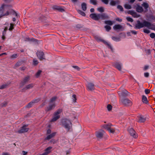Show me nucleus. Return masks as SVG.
Listing matches in <instances>:
<instances>
[{"mask_svg":"<svg viewBox=\"0 0 155 155\" xmlns=\"http://www.w3.org/2000/svg\"><path fill=\"white\" fill-rule=\"evenodd\" d=\"M62 124L66 129L69 131L71 128V121L67 119H64L62 120Z\"/></svg>","mask_w":155,"mask_h":155,"instance_id":"obj_4","label":"nucleus"},{"mask_svg":"<svg viewBox=\"0 0 155 155\" xmlns=\"http://www.w3.org/2000/svg\"><path fill=\"white\" fill-rule=\"evenodd\" d=\"M3 1L6 3H10L11 2H12L13 0H3Z\"/></svg>","mask_w":155,"mask_h":155,"instance_id":"obj_54","label":"nucleus"},{"mask_svg":"<svg viewBox=\"0 0 155 155\" xmlns=\"http://www.w3.org/2000/svg\"><path fill=\"white\" fill-rule=\"evenodd\" d=\"M122 28V26L119 24L115 25L113 27V28L114 30H117L118 29H120Z\"/></svg>","mask_w":155,"mask_h":155,"instance_id":"obj_23","label":"nucleus"},{"mask_svg":"<svg viewBox=\"0 0 155 155\" xmlns=\"http://www.w3.org/2000/svg\"><path fill=\"white\" fill-rule=\"evenodd\" d=\"M112 125L111 124H107L104 125V127L110 133H114L115 132V130L111 127Z\"/></svg>","mask_w":155,"mask_h":155,"instance_id":"obj_13","label":"nucleus"},{"mask_svg":"<svg viewBox=\"0 0 155 155\" xmlns=\"http://www.w3.org/2000/svg\"><path fill=\"white\" fill-rule=\"evenodd\" d=\"M28 126V125H24L18 131V133L19 134H21L27 132L29 129V128L26 127Z\"/></svg>","mask_w":155,"mask_h":155,"instance_id":"obj_11","label":"nucleus"},{"mask_svg":"<svg viewBox=\"0 0 155 155\" xmlns=\"http://www.w3.org/2000/svg\"><path fill=\"white\" fill-rule=\"evenodd\" d=\"M114 67L119 71H121V67L120 64L119 62H116L114 64Z\"/></svg>","mask_w":155,"mask_h":155,"instance_id":"obj_19","label":"nucleus"},{"mask_svg":"<svg viewBox=\"0 0 155 155\" xmlns=\"http://www.w3.org/2000/svg\"><path fill=\"white\" fill-rule=\"evenodd\" d=\"M144 75L145 77H148L149 76V73L148 72L145 73L144 74Z\"/></svg>","mask_w":155,"mask_h":155,"instance_id":"obj_59","label":"nucleus"},{"mask_svg":"<svg viewBox=\"0 0 155 155\" xmlns=\"http://www.w3.org/2000/svg\"><path fill=\"white\" fill-rule=\"evenodd\" d=\"M150 36L152 38H154L155 37V34L154 33H151L150 34Z\"/></svg>","mask_w":155,"mask_h":155,"instance_id":"obj_56","label":"nucleus"},{"mask_svg":"<svg viewBox=\"0 0 155 155\" xmlns=\"http://www.w3.org/2000/svg\"><path fill=\"white\" fill-rule=\"evenodd\" d=\"M128 91L126 90H124L121 93V94L123 96H126L128 95Z\"/></svg>","mask_w":155,"mask_h":155,"instance_id":"obj_29","label":"nucleus"},{"mask_svg":"<svg viewBox=\"0 0 155 155\" xmlns=\"http://www.w3.org/2000/svg\"><path fill=\"white\" fill-rule=\"evenodd\" d=\"M7 104V103L6 102H4L2 103L1 104V106L2 107H5Z\"/></svg>","mask_w":155,"mask_h":155,"instance_id":"obj_51","label":"nucleus"},{"mask_svg":"<svg viewBox=\"0 0 155 155\" xmlns=\"http://www.w3.org/2000/svg\"><path fill=\"white\" fill-rule=\"evenodd\" d=\"M134 12H134L133 11H127V13L128 14L131 15L133 16Z\"/></svg>","mask_w":155,"mask_h":155,"instance_id":"obj_52","label":"nucleus"},{"mask_svg":"<svg viewBox=\"0 0 155 155\" xmlns=\"http://www.w3.org/2000/svg\"><path fill=\"white\" fill-rule=\"evenodd\" d=\"M117 8L118 9H119L120 10V11L121 12L124 11L123 8V7H122V6L120 5H118L117 6Z\"/></svg>","mask_w":155,"mask_h":155,"instance_id":"obj_44","label":"nucleus"},{"mask_svg":"<svg viewBox=\"0 0 155 155\" xmlns=\"http://www.w3.org/2000/svg\"><path fill=\"white\" fill-rule=\"evenodd\" d=\"M87 87L89 91H93L94 89V85L93 83L91 82L88 83Z\"/></svg>","mask_w":155,"mask_h":155,"instance_id":"obj_15","label":"nucleus"},{"mask_svg":"<svg viewBox=\"0 0 155 155\" xmlns=\"http://www.w3.org/2000/svg\"><path fill=\"white\" fill-rule=\"evenodd\" d=\"M149 66L148 65H146L144 68L143 70L146 71L149 68Z\"/></svg>","mask_w":155,"mask_h":155,"instance_id":"obj_60","label":"nucleus"},{"mask_svg":"<svg viewBox=\"0 0 155 155\" xmlns=\"http://www.w3.org/2000/svg\"><path fill=\"white\" fill-rule=\"evenodd\" d=\"M30 77L27 76L25 77L20 83V85L21 87H22L25 84H26L30 80Z\"/></svg>","mask_w":155,"mask_h":155,"instance_id":"obj_9","label":"nucleus"},{"mask_svg":"<svg viewBox=\"0 0 155 155\" xmlns=\"http://www.w3.org/2000/svg\"><path fill=\"white\" fill-rule=\"evenodd\" d=\"M81 8L83 10L85 11L87 9V4L84 2H83L82 3Z\"/></svg>","mask_w":155,"mask_h":155,"instance_id":"obj_25","label":"nucleus"},{"mask_svg":"<svg viewBox=\"0 0 155 155\" xmlns=\"http://www.w3.org/2000/svg\"><path fill=\"white\" fill-rule=\"evenodd\" d=\"M147 20L149 21L154 20L155 21V16L152 15H150L147 17Z\"/></svg>","mask_w":155,"mask_h":155,"instance_id":"obj_20","label":"nucleus"},{"mask_svg":"<svg viewBox=\"0 0 155 155\" xmlns=\"http://www.w3.org/2000/svg\"><path fill=\"white\" fill-rule=\"evenodd\" d=\"M143 31L145 33H147V34H149L150 33V31L147 29H143Z\"/></svg>","mask_w":155,"mask_h":155,"instance_id":"obj_53","label":"nucleus"},{"mask_svg":"<svg viewBox=\"0 0 155 155\" xmlns=\"http://www.w3.org/2000/svg\"><path fill=\"white\" fill-rule=\"evenodd\" d=\"M36 54L38 58L40 61L46 59L44 53L43 51H38L36 53Z\"/></svg>","mask_w":155,"mask_h":155,"instance_id":"obj_8","label":"nucleus"},{"mask_svg":"<svg viewBox=\"0 0 155 155\" xmlns=\"http://www.w3.org/2000/svg\"><path fill=\"white\" fill-rule=\"evenodd\" d=\"M22 61H18L16 63L15 65V67L16 68L21 66L22 64Z\"/></svg>","mask_w":155,"mask_h":155,"instance_id":"obj_31","label":"nucleus"},{"mask_svg":"<svg viewBox=\"0 0 155 155\" xmlns=\"http://www.w3.org/2000/svg\"><path fill=\"white\" fill-rule=\"evenodd\" d=\"M31 41H33L37 42V41H38V40H37L36 39H35L34 38H32L31 39Z\"/></svg>","mask_w":155,"mask_h":155,"instance_id":"obj_61","label":"nucleus"},{"mask_svg":"<svg viewBox=\"0 0 155 155\" xmlns=\"http://www.w3.org/2000/svg\"><path fill=\"white\" fill-rule=\"evenodd\" d=\"M10 84V83H7L5 84L2 85L0 87V89H2L6 88Z\"/></svg>","mask_w":155,"mask_h":155,"instance_id":"obj_27","label":"nucleus"},{"mask_svg":"<svg viewBox=\"0 0 155 155\" xmlns=\"http://www.w3.org/2000/svg\"><path fill=\"white\" fill-rule=\"evenodd\" d=\"M76 27L78 28H80L82 27V26L81 25H76Z\"/></svg>","mask_w":155,"mask_h":155,"instance_id":"obj_62","label":"nucleus"},{"mask_svg":"<svg viewBox=\"0 0 155 155\" xmlns=\"http://www.w3.org/2000/svg\"><path fill=\"white\" fill-rule=\"evenodd\" d=\"M104 23L110 25H112L113 24L112 22L110 20L105 21H104Z\"/></svg>","mask_w":155,"mask_h":155,"instance_id":"obj_33","label":"nucleus"},{"mask_svg":"<svg viewBox=\"0 0 155 155\" xmlns=\"http://www.w3.org/2000/svg\"><path fill=\"white\" fill-rule=\"evenodd\" d=\"M126 19L128 21L133 22L134 21L133 19L132 18L129 17H127L126 18Z\"/></svg>","mask_w":155,"mask_h":155,"instance_id":"obj_50","label":"nucleus"},{"mask_svg":"<svg viewBox=\"0 0 155 155\" xmlns=\"http://www.w3.org/2000/svg\"><path fill=\"white\" fill-rule=\"evenodd\" d=\"M72 97L73 98V101L74 103H75L76 102V100H77L76 96L75 94H73L72 95Z\"/></svg>","mask_w":155,"mask_h":155,"instance_id":"obj_45","label":"nucleus"},{"mask_svg":"<svg viewBox=\"0 0 155 155\" xmlns=\"http://www.w3.org/2000/svg\"><path fill=\"white\" fill-rule=\"evenodd\" d=\"M5 6L6 5L5 4H3L0 7V16H4L9 15V12L8 11L6 12V13H4V8Z\"/></svg>","mask_w":155,"mask_h":155,"instance_id":"obj_7","label":"nucleus"},{"mask_svg":"<svg viewBox=\"0 0 155 155\" xmlns=\"http://www.w3.org/2000/svg\"><path fill=\"white\" fill-rule=\"evenodd\" d=\"M40 20H41L42 22L44 23L47 22V18L43 16H42L40 17Z\"/></svg>","mask_w":155,"mask_h":155,"instance_id":"obj_26","label":"nucleus"},{"mask_svg":"<svg viewBox=\"0 0 155 155\" xmlns=\"http://www.w3.org/2000/svg\"><path fill=\"white\" fill-rule=\"evenodd\" d=\"M116 2L113 0L111 1L110 3V5L112 6H115L116 5Z\"/></svg>","mask_w":155,"mask_h":155,"instance_id":"obj_46","label":"nucleus"},{"mask_svg":"<svg viewBox=\"0 0 155 155\" xmlns=\"http://www.w3.org/2000/svg\"><path fill=\"white\" fill-rule=\"evenodd\" d=\"M2 155H10L9 154L7 153H3Z\"/></svg>","mask_w":155,"mask_h":155,"instance_id":"obj_64","label":"nucleus"},{"mask_svg":"<svg viewBox=\"0 0 155 155\" xmlns=\"http://www.w3.org/2000/svg\"><path fill=\"white\" fill-rule=\"evenodd\" d=\"M18 57V55L17 54H14L10 56L11 58L13 59L17 58Z\"/></svg>","mask_w":155,"mask_h":155,"instance_id":"obj_47","label":"nucleus"},{"mask_svg":"<svg viewBox=\"0 0 155 155\" xmlns=\"http://www.w3.org/2000/svg\"><path fill=\"white\" fill-rule=\"evenodd\" d=\"M136 11L139 13H141L143 11V8L140 6H138L136 8Z\"/></svg>","mask_w":155,"mask_h":155,"instance_id":"obj_22","label":"nucleus"},{"mask_svg":"<svg viewBox=\"0 0 155 155\" xmlns=\"http://www.w3.org/2000/svg\"><path fill=\"white\" fill-rule=\"evenodd\" d=\"M107 108L108 111H110L112 110V106L110 104H108L107 105Z\"/></svg>","mask_w":155,"mask_h":155,"instance_id":"obj_37","label":"nucleus"},{"mask_svg":"<svg viewBox=\"0 0 155 155\" xmlns=\"http://www.w3.org/2000/svg\"><path fill=\"white\" fill-rule=\"evenodd\" d=\"M152 25L150 22L145 20L143 21V22H141L139 20H137L134 28L136 29H140L144 27H146L150 28V27Z\"/></svg>","mask_w":155,"mask_h":155,"instance_id":"obj_2","label":"nucleus"},{"mask_svg":"<svg viewBox=\"0 0 155 155\" xmlns=\"http://www.w3.org/2000/svg\"><path fill=\"white\" fill-rule=\"evenodd\" d=\"M34 86V84L33 83H31L28 84L25 87H24L22 90V92L25 91L33 87Z\"/></svg>","mask_w":155,"mask_h":155,"instance_id":"obj_16","label":"nucleus"},{"mask_svg":"<svg viewBox=\"0 0 155 155\" xmlns=\"http://www.w3.org/2000/svg\"><path fill=\"white\" fill-rule=\"evenodd\" d=\"M63 111L62 109H59L57 110L54 114V117L51 120V122H54L60 118V115L59 114Z\"/></svg>","mask_w":155,"mask_h":155,"instance_id":"obj_5","label":"nucleus"},{"mask_svg":"<svg viewBox=\"0 0 155 155\" xmlns=\"http://www.w3.org/2000/svg\"><path fill=\"white\" fill-rule=\"evenodd\" d=\"M142 101L143 103L146 104H147L148 103V101L147 100V97L145 96L144 95L142 96Z\"/></svg>","mask_w":155,"mask_h":155,"instance_id":"obj_24","label":"nucleus"},{"mask_svg":"<svg viewBox=\"0 0 155 155\" xmlns=\"http://www.w3.org/2000/svg\"><path fill=\"white\" fill-rule=\"evenodd\" d=\"M57 99V96L52 97L49 102L48 106L45 108V110L47 112L53 110L56 107L55 101Z\"/></svg>","mask_w":155,"mask_h":155,"instance_id":"obj_3","label":"nucleus"},{"mask_svg":"<svg viewBox=\"0 0 155 155\" xmlns=\"http://www.w3.org/2000/svg\"><path fill=\"white\" fill-rule=\"evenodd\" d=\"M112 39L113 40L116 41H119L120 40V38L117 37L112 36Z\"/></svg>","mask_w":155,"mask_h":155,"instance_id":"obj_36","label":"nucleus"},{"mask_svg":"<svg viewBox=\"0 0 155 155\" xmlns=\"http://www.w3.org/2000/svg\"><path fill=\"white\" fill-rule=\"evenodd\" d=\"M52 148V147H49L46 148L45 150V153H47V155L48 154L51 152V150Z\"/></svg>","mask_w":155,"mask_h":155,"instance_id":"obj_28","label":"nucleus"},{"mask_svg":"<svg viewBox=\"0 0 155 155\" xmlns=\"http://www.w3.org/2000/svg\"><path fill=\"white\" fill-rule=\"evenodd\" d=\"M146 121V119L142 117H139V121L141 123L144 122Z\"/></svg>","mask_w":155,"mask_h":155,"instance_id":"obj_30","label":"nucleus"},{"mask_svg":"<svg viewBox=\"0 0 155 155\" xmlns=\"http://www.w3.org/2000/svg\"><path fill=\"white\" fill-rule=\"evenodd\" d=\"M150 90L149 89H146L145 90V92L146 94H148L150 93Z\"/></svg>","mask_w":155,"mask_h":155,"instance_id":"obj_55","label":"nucleus"},{"mask_svg":"<svg viewBox=\"0 0 155 155\" xmlns=\"http://www.w3.org/2000/svg\"><path fill=\"white\" fill-rule=\"evenodd\" d=\"M51 133V130L50 129H48L47 131V134H50Z\"/></svg>","mask_w":155,"mask_h":155,"instance_id":"obj_63","label":"nucleus"},{"mask_svg":"<svg viewBox=\"0 0 155 155\" xmlns=\"http://www.w3.org/2000/svg\"><path fill=\"white\" fill-rule=\"evenodd\" d=\"M42 72L41 70H39L36 73L35 75L37 78L38 77Z\"/></svg>","mask_w":155,"mask_h":155,"instance_id":"obj_43","label":"nucleus"},{"mask_svg":"<svg viewBox=\"0 0 155 155\" xmlns=\"http://www.w3.org/2000/svg\"><path fill=\"white\" fill-rule=\"evenodd\" d=\"M90 2L95 5L97 4L96 0H90Z\"/></svg>","mask_w":155,"mask_h":155,"instance_id":"obj_39","label":"nucleus"},{"mask_svg":"<svg viewBox=\"0 0 155 155\" xmlns=\"http://www.w3.org/2000/svg\"><path fill=\"white\" fill-rule=\"evenodd\" d=\"M104 131L103 130H99L96 132V136L97 138L101 139L103 138Z\"/></svg>","mask_w":155,"mask_h":155,"instance_id":"obj_14","label":"nucleus"},{"mask_svg":"<svg viewBox=\"0 0 155 155\" xmlns=\"http://www.w3.org/2000/svg\"><path fill=\"white\" fill-rule=\"evenodd\" d=\"M14 25L13 24L11 23L10 24V27L9 28V30L10 31H12L14 28Z\"/></svg>","mask_w":155,"mask_h":155,"instance_id":"obj_41","label":"nucleus"},{"mask_svg":"<svg viewBox=\"0 0 155 155\" xmlns=\"http://www.w3.org/2000/svg\"><path fill=\"white\" fill-rule=\"evenodd\" d=\"M96 40L98 41H101L104 44L107 45L108 48H110L111 50H112V47L108 43L107 41L99 37H96L95 38Z\"/></svg>","mask_w":155,"mask_h":155,"instance_id":"obj_12","label":"nucleus"},{"mask_svg":"<svg viewBox=\"0 0 155 155\" xmlns=\"http://www.w3.org/2000/svg\"><path fill=\"white\" fill-rule=\"evenodd\" d=\"M121 102L124 106L126 107H130L133 105L132 102L128 98L122 99Z\"/></svg>","mask_w":155,"mask_h":155,"instance_id":"obj_6","label":"nucleus"},{"mask_svg":"<svg viewBox=\"0 0 155 155\" xmlns=\"http://www.w3.org/2000/svg\"><path fill=\"white\" fill-rule=\"evenodd\" d=\"M142 6L144 7L145 10L144 11L145 12H146L148 11L147 8L149 7V5L146 2H143L142 4Z\"/></svg>","mask_w":155,"mask_h":155,"instance_id":"obj_21","label":"nucleus"},{"mask_svg":"<svg viewBox=\"0 0 155 155\" xmlns=\"http://www.w3.org/2000/svg\"><path fill=\"white\" fill-rule=\"evenodd\" d=\"M97 10L100 12L102 13L104 12V10L103 7H101L97 8Z\"/></svg>","mask_w":155,"mask_h":155,"instance_id":"obj_32","label":"nucleus"},{"mask_svg":"<svg viewBox=\"0 0 155 155\" xmlns=\"http://www.w3.org/2000/svg\"><path fill=\"white\" fill-rule=\"evenodd\" d=\"M124 7L127 9H130L131 8V6L129 4H125L124 5Z\"/></svg>","mask_w":155,"mask_h":155,"instance_id":"obj_42","label":"nucleus"},{"mask_svg":"<svg viewBox=\"0 0 155 155\" xmlns=\"http://www.w3.org/2000/svg\"><path fill=\"white\" fill-rule=\"evenodd\" d=\"M78 12L80 14H81V15L84 16L86 15L85 13L82 11L81 10H78Z\"/></svg>","mask_w":155,"mask_h":155,"instance_id":"obj_34","label":"nucleus"},{"mask_svg":"<svg viewBox=\"0 0 155 155\" xmlns=\"http://www.w3.org/2000/svg\"><path fill=\"white\" fill-rule=\"evenodd\" d=\"M102 2L106 4H108V0H102Z\"/></svg>","mask_w":155,"mask_h":155,"instance_id":"obj_58","label":"nucleus"},{"mask_svg":"<svg viewBox=\"0 0 155 155\" xmlns=\"http://www.w3.org/2000/svg\"><path fill=\"white\" fill-rule=\"evenodd\" d=\"M130 32L133 34L136 35L137 34V32L136 31L134 30L130 31Z\"/></svg>","mask_w":155,"mask_h":155,"instance_id":"obj_57","label":"nucleus"},{"mask_svg":"<svg viewBox=\"0 0 155 155\" xmlns=\"http://www.w3.org/2000/svg\"><path fill=\"white\" fill-rule=\"evenodd\" d=\"M56 134V132L53 133L52 134L48 136L47 137L45 138V140H49L50 139L54 137L55 135Z\"/></svg>","mask_w":155,"mask_h":155,"instance_id":"obj_18","label":"nucleus"},{"mask_svg":"<svg viewBox=\"0 0 155 155\" xmlns=\"http://www.w3.org/2000/svg\"><path fill=\"white\" fill-rule=\"evenodd\" d=\"M104 28H105L106 30L107 31H109L111 29V27L107 25L105 26H104Z\"/></svg>","mask_w":155,"mask_h":155,"instance_id":"obj_38","label":"nucleus"},{"mask_svg":"<svg viewBox=\"0 0 155 155\" xmlns=\"http://www.w3.org/2000/svg\"><path fill=\"white\" fill-rule=\"evenodd\" d=\"M33 102L32 101L29 102L28 104L26 106V107L27 108H30L31 107L33 104Z\"/></svg>","mask_w":155,"mask_h":155,"instance_id":"obj_35","label":"nucleus"},{"mask_svg":"<svg viewBox=\"0 0 155 155\" xmlns=\"http://www.w3.org/2000/svg\"><path fill=\"white\" fill-rule=\"evenodd\" d=\"M41 100V99L40 98H38L37 99H36L32 101V102H33V104L35 103H36L38 102Z\"/></svg>","mask_w":155,"mask_h":155,"instance_id":"obj_40","label":"nucleus"},{"mask_svg":"<svg viewBox=\"0 0 155 155\" xmlns=\"http://www.w3.org/2000/svg\"><path fill=\"white\" fill-rule=\"evenodd\" d=\"M128 130L131 136L133 138L136 139L138 137V135L135 130L132 128H129Z\"/></svg>","mask_w":155,"mask_h":155,"instance_id":"obj_10","label":"nucleus"},{"mask_svg":"<svg viewBox=\"0 0 155 155\" xmlns=\"http://www.w3.org/2000/svg\"><path fill=\"white\" fill-rule=\"evenodd\" d=\"M54 10H57L60 12H64V10L61 7L58 6H54L52 8Z\"/></svg>","mask_w":155,"mask_h":155,"instance_id":"obj_17","label":"nucleus"},{"mask_svg":"<svg viewBox=\"0 0 155 155\" xmlns=\"http://www.w3.org/2000/svg\"><path fill=\"white\" fill-rule=\"evenodd\" d=\"M38 62L37 60H35V59L33 60V64L34 65H37L38 64Z\"/></svg>","mask_w":155,"mask_h":155,"instance_id":"obj_48","label":"nucleus"},{"mask_svg":"<svg viewBox=\"0 0 155 155\" xmlns=\"http://www.w3.org/2000/svg\"><path fill=\"white\" fill-rule=\"evenodd\" d=\"M135 18H138L140 16V15L138 14H137V13L134 12V15L133 16Z\"/></svg>","mask_w":155,"mask_h":155,"instance_id":"obj_49","label":"nucleus"},{"mask_svg":"<svg viewBox=\"0 0 155 155\" xmlns=\"http://www.w3.org/2000/svg\"><path fill=\"white\" fill-rule=\"evenodd\" d=\"M90 17L95 21H99L100 20H107L109 18V16L105 13H92L90 15Z\"/></svg>","mask_w":155,"mask_h":155,"instance_id":"obj_1","label":"nucleus"}]
</instances>
